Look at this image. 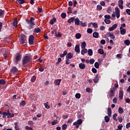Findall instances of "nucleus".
Here are the masks:
<instances>
[{"mask_svg": "<svg viewBox=\"0 0 130 130\" xmlns=\"http://www.w3.org/2000/svg\"><path fill=\"white\" fill-rule=\"evenodd\" d=\"M117 28V24H114L112 26L109 27V31H113L114 29H116Z\"/></svg>", "mask_w": 130, "mask_h": 130, "instance_id": "9b49d317", "label": "nucleus"}, {"mask_svg": "<svg viewBox=\"0 0 130 130\" xmlns=\"http://www.w3.org/2000/svg\"><path fill=\"white\" fill-rule=\"evenodd\" d=\"M120 34L121 35H124V34H125V33L126 32V30H125V29L124 28L120 29Z\"/></svg>", "mask_w": 130, "mask_h": 130, "instance_id": "a878e982", "label": "nucleus"}, {"mask_svg": "<svg viewBox=\"0 0 130 130\" xmlns=\"http://www.w3.org/2000/svg\"><path fill=\"white\" fill-rule=\"evenodd\" d=\"M115 10L116 11V18H117L118 19V18H119V17H120V10H119L118 7H116L115 8Z\"/></svg>", "mask_w": 130, "mask_h": 130, "instance_id": "39448f33", "label": "nucleus"}, {"mask_svg": "<svg viewBox=\"0 0 130 130\" xmlns=\"http://www.w3.org/2000/svg\"><path fill=\"white\" fill-rule=\"evenodd\" d=\"M93 37L94 38H98L99 37V33L97 32H94L92 35Z\"/></svg>", "mask_w": 130, "mask_h": 130, "instance_id": "5701e85b", "label": "nucleus"}, {"mask_svg": "<svg viewBox=\"0 0 130 130\" xmlns=\"http://www.w3.org/2000/svg\"><path fill=\"white\" fill-rule=\"evenodd\" d=\"M100 4L101 6H102V7H105V2L104 1H101Z\"/></svg>", "mask_w": 130, "mask_h": 130, "instance_id": "680f3d73", "label": "nucleus"}, {"mask_svg": "<svg viewBox=\"0 0 130 130\" xmlns=\"http://www.w3.org/2000/svg\"><path fill=\"white\" fill-rule=\"evenodd\" d=\"M129 127H130V122L127 123L126 125V128H129Z\"/></svg>", "mask_w": 130, "mask_h": 130, "instance_id": "774afa93", "label": "nucleus"}, {"mask_svg": "<svg viewBox=\"0 0 130 130\" xmlns=\"http://www.w3.org/2000/svg\"><path fill=\"white\" fill-rule=\"evenodd\" d=\"M81 37L82 35L80 33H77L75 35V38H76V39H80V38H81Z\"/></svg>", "mask_w": 130, "mask_h": 130, "instance_id": "bb28decb", "label": "nucleus"}, {"mask_svg": "<svg viewBox=\"0 0 130 130\" xmlns=\"http://www.w3.org/2000/svg\"><path fill=\"white\" fill-rule=\"evenodd\" d=\"M119 98L121 100H122V99H123V90L122 89L120 90V91H119Z\"/></svg>", "mask_w": 130, "mask_h": 130, "instance_id": "1a4fd4ad", "label": "nucleus"}, {"mask_svg": "<svg viewBox=\"0 0 130 130\" xmlns=\"http://www.w3.org/2000/svg\"><path fill=\"white\" fill-rule=\"evenodd\" d=\"M14 116H15V114L10 113V111H9V112H8V117H10L11 118H12V117H14Z\"/></svg>", "mask_w": 130, "mask_h": 130, "instance_id": "c9c22d12", "label": "nucleus"}, {"mask_svg": "<svg viewBox=\"0 0 130 130\" xmlns=\"http://www.w3.org/2000/svg\"><path fill=\"white\" fill-rule=\"evenodd\" d=\"M94 62H95V60L94 59V58L90 59L89 63L90 64H93Z\"/></svg>", "mask_w": 130, "mask_h": 130, "instance_id": "6e6d98bb", "label": "nucleus"}, {"mask_svg": "<svg viewBox=\"0 0 130 130\" xmlns=\"http://www.w3.org/2000/svg\"><path fill=\"white\" fill-rule=\"evenodd\" d=\"M75 51L77 53H80V45H76L75 47Z\"/></svg>", "mask_w": 130, "mask_h": 130, "instance_id": "4468645a", "label": "nucleus"}, {"mask_svg": "<svg viewBox=\"0 0 130 130\" xmlns=\"http://www.w3.org/2000/svg\"><path fill=\"white\" fill-rule=\"evenodd\" d=\"M123 1L122 0H119L118 1V7L121 10H123Z\"/></svg>", "mask_w": 130, "mask_h": 130, "instance_id": "6e6552de", "label": "nucleus"}, {"mask_svg": "<svg viewBox=\"0 0 130 130\" xmlns=\"http://www.w3.org/2000/svg\"><path fill=\"white\" fill-rule=\"evenodd\" d=\"M107 12L108 14H110V13L112 12V9H111V7H109L108 10H107Z\"/></svg>", "mask_w": 130, "mask_h": 130, "instance_id": "a18cd8bd", "label": "nucleus"}, {"mask_svg": "<svg viewBox=\"0 0 130 130\" xmlns=\"http://www.w3.org/2000/svg\"><path fill=\"white\" fill-rule=\"evenodd\" d=\"M14 125L15 130H20V128H19V126H18V122H15Z\"/></svg>", "mask_w": 130, "mask_h": 130, "instance_id": "4c0bfd02", "label": "nucleus"}, {"mask_svg": "<svg viewBox=\"0 0 130 130\" xmlns=\"http://www.w3.org/2000/svg\"><path fill=\"white\" fill-rule=\"evenodd\" d=\"M76 122L78 125H80V124H82V123H83V120H82L81 119H79Z\"/></svg>", "mask_w": 130, "mask_h": 130, "instance_id": "72a5a7b5", "label": "nucleus"}, {"mask_svg": "<svg viewBox=\"0 0 130 130\" xmlns=\"http://www.w3.org/2000/svg\"><path fill=\"white\" fill-rule=\"evenodd\" d=\"M47 103H48V102L47 103H44V105L45 108H46L47 109H49V108H50V106L49 105H48V104H47Z\"/></svg>", "mask_w": 130, "mask_h": 130, "instance_id": "2f4dec72", "label": "nucleus"}, {"mask_svg": "<svg viewBox=\"0 0 130 130\" xmlns=\"http://www.w3.org/2000/svg\"><path fill=\"white\" fill-rule=\"evenodd\" d=\"M106 35L110 37L111 39H115V36L113 34V32H109L106 34Z\"/></svg>", "mask_w": 130, "mask_h": 130, "instance_id": "423d86ee", "label": "nucleus"}, {"mask_svg": "<svg viewBox=\"0 0 130 130\" xmlns=\"http://www.w3.org/2000/svg\"><path fill=\"white\" fill-rule=\"evenodd\" d=\"M39 72H44V68L42 67V66H41V67H40L39 68Z\"/></svg>", "mask_w": 130, "mask_h": 130, "instance_id": "052dcab7", "label": "nucleus"}, {"mask_svg": "<svg viewBox=\"0 0 130 130\" xmlns=\"http://www.w3.org/2000/svg\"><path fill=\"white\" fill-rule=\"evenodd\" d=\"M67 127H68V125L66 124L62 125V129L66 130L67 129Z\"/></svg>", "mask_w": 130, "mask_h": 130, "instance_id": "09e8293b", "label": "nucleus"}, {"mask_svg": "<svg viewBox=\"0 0 130 130\" xmlns=\"http://www.w3.org/2000/svg\"><path fill=\"white\" fill-rule=\"evenodd\" d=\"M92 26L94 27V28H98V24H97L96 22H93Z\"/></svg>", "mask_w": 130, "mask_h": 130, "instance_id": "5fc2aeb1", "label": "nucleus"}, {"mask_svg": "<svg viewBox=\"0 0 130 130\" xmlns=\"http://www.w3.org/2000/svg\"><path fill=\"white\" fill-rule=\"evenodd\" d=\"M117 116V114L115 113L113 115V119H114V120H115V121H117V119L116 118Z\"/></svg>", "mask_w": 130, "mask_h": 130, "instance_id": "ea45409f", "label": "nucleus"}, {"mask_svg": "<svg viewBox=\"0 0 130 130\" xmlns=\"http://www.w3.org/2000/svg\"><path fill=\"white\" fill-rule=\"evenodd\" d=\"M79 68L81 70H85L86 68V65L84 63H80L79 64Z\"/></svg>", "mask_w": 130, "mask_h": 130, "instance_id": "f8f14e48", "label": "nucleus"}, {"mask_svg": "<svg viewBox=\"0 0 130 130\" xmlns=\"http://www.w3.org/2000/svg\"><path fill=\"white\" fill-rule=\"evenodd\" d=\"M118 111L119 113H120V114H122V113H123V112H124L123 109H122V108H121V107H119Z\"/></svg>", "mask_w": 130, "mask_h": 130, "instance_id": "b1692460", "label": "nucleus"}, {"mask_svg": "<svg viewBox=\"0 0 130 130\" xmlns=\"http://www.w3.org/2000/svg\"><path fill=\"white\" fill-rule=\"evenodd\" d=\"M75 98H77V99H80L81 98V94L76 93L75 94Z\"/></svg>", "mask_w": 130, "mask_h": 130, "instance_id": "de8ad7c7", "label": "nucleus"}, {"mask_svg": "<svg viewBox=\"0 0 130 130\" xmlns=\"http://www.w3.org/2000/svg\"><path fill=\"white\" fill-rule=\"evenodd\" d=\"M115 90H116V89L115 88V87H113L112 88H110V92L114 93V92H115Z\"/></svg>", "mask_w": 130, "mask_h": 130, "instance_id": "864d4df0", "label": "nucleus"}, {"mask_svg": "<svg viewBox=\"0 0 130 130\" xmlns=\"http://www.w3.org/2000/svg\"><path fill=\"white\" fill-rule=\"evenodd\" d=\"M36 80V76H32L31 78V81L33 82H35V80Z\"/></svg>", "mask_w": 130, "mask_h": 130, "instance_id": "0e129e2a", "label": "nucleus"}, {"mask_svg": "<svg viewBox=\"0 0 130 130\" xmlns=\"http://www.w3.org/2000/svg\"><path fill=\"white\" fill-rule=\"evenodd\" d=\"M110 120V118L108 117V116H105V121L106 122H109V121Z\"/></svg>", "mask_w": 130, "mask_h": 130, "instance_id": "7c9ffc66", "label": "nucleus"}, {"mask_svg": "<svg viewBox=\"0 0 130 130\" xmlns=\"http://www.w3.org/2000/svg\"><path fill=\"white\" fill-rule=\"evenodd\" d=\"M87 32L88 34H92V33H93V29H92V28H88L87 29Z\"/></svg>", "mask_w": 130, "mask_h": 130, "instance_id": "e433bc0d", "label": "nucleus"}, {"mask_svg": "<svg viewBox=\"0 0 130 130\" xmlns=\"http://www.w3.org/2000/svg\"><path fill=\"white\" fill-rule=\"evenodd\" d=\"M40 32H41V29L39 27L34 28L33 31L34 33H39Z\"/></svg>", "mask_w": 130, "mask_h": 130, "instance_id": "a211bd4d", "label": "nucleus"}, {"mask_svg": "<svg viewBox=\"0 0 130 130\" xmlns=\"http://www.w3.org/2000/svg\"><path fill=\"white\" fill-rule=\"evenodd\" d=\"M86 46H87V44H86V42H83L81 44V48L82 49H84V48H86Z\"/></svg>", "mask_w": 130, "mask_h": 130, "instance_id": "c85d7f7f", "label": "nucleus"}, {"mask_svg": "<svg viewBox=\"0 0 130 130\" xmlns=\"http://www.w3.org/2000/svg\"><path fill=\"white\" fill-rule=\"evenodd\" d=\"M104 22L105 23H106V24H110V23H111V21H110V20L109 19H105L104 20Z\"/></svg>", "mask_w": 130, "mask_h": 130, "instance_id": "8fccbe9b", "label": "nucleus"}, {"mask_svg": "<svg viewBox=\"0 0 130 130\" xmlns=\"http://www.w3.org/2000/svg\"><path fill=\"white\" fill-rule=\"evenodd\" d=\"M18 72V69L16 67H13L11 70V74H16Z\"/></svg>", "mask_w": 130, "mask_h": 130, "instance_id": "9d476101", "label": "nucleus"}, {"mask_svg": "<svg viewBox=\"0 0 130 130\" xmlns=\"http://www.w3.org/2000/svg\"><path fill=\"white\" fill-rule=\"evenodd\" d=\"M73 125H75L76 126V128H79V125H78V124H77V122H74Z\"/></svg>", "mask_w": 130, "mask_h": 130, "instance_id": "e2e57ef3", "label": "nucleus"}, {"mask_svg": "<svg viewBox=\"0 0 130 130\" xmlns=\"http://www.w3.org/2000/svg\"><path fill=\"white\" fill-rule=\"evenodd\" d=\"M104 18H105L106 20H109L111 18V16L109 15H106L104 16Z\"/></svg>", "mask_w": 130, "mask_h": 130, "instance_id": "37998d69", "label": "nucleus"}, {"mask_svg": "<svg viewBox=\"0 0 130 130\" xmlns=\"http://www.w3.org/2000/svg\"><path fill=\"white\" fill-rule=\"evenodd\" d=\"M87 52H88V50H87V49H86V48L83 49L81 50L82 55H85V53H87Z\"/></svg>", "mask_w": 130, "mask_h": 130, "instance_id": "412c9836", "label": "nucleus"}, {"mask_svg": "<svg viewBox=\"0 0 130 130\" xmlns=\"http://www.w3.org/2000/svg\"><path fill=\"white\" fill-rule=\"evenodd\" d=\"M74 56V55L72 54V52L68 53L66 55V58L68 59H71Z\"/></svg>", "mask_w": 130, "mask_h": 130, "instance_id": "ddd939ff", "label": "nucleus"}, {"mask_svg": "<svg viewBox=\"0 0 130 130\" xmlns=\"http://www.w3.org/2000/svg\"><path fill=\"white\" fill-rule=\"evenodd\" d=\"M14 27H17L18 26V22L16 20H14L13 22Z\"/></svg>", "mask_w": 130, "mask_h": 130, "instance_id": "49530a36", "label": "nucleus"}, {"mask_svg": "<svg viewBox=\"0 0 130 130\" xmlns=\"http://www.w3.org/2000/svg\"><path fill=\"white\" fill-rule=\"evenodd\" d=\"M60 82H61V79H57L54 81V84L56 85H59L60 84Z\"/></svg>", "mask_w": 130, "mask_h": 130, "instance_id": "6ab92c4d", "label": "nucleus"}, {"mask_svg": "<svg viewBox=\"0 0 130 130\" xmlns=\"http://www.w3.org/2000/svg\"><path fill=\"white\" fill-rule=\"evenodd\" d=\"M35 21V18L34 17H31L29 19V20L26 19V22L28 24V30H31V29H33L34 28V26H35L36 25L35 24V22H34Z\"/></svg>", "mask_w": 130, "mask_h": 130, "instance_id": "f257e3e1", "label": "nucleus"}, {"mask_svg": "<svg viewBox=\"0 0 130 130\" xmlns=\"http://www.w3.org/2000/svg\"><path fill=\"white\" fill-rule=\"evenodd\" d=\"M57 123V120H54V121L51 122V124L52 125H55Z\"/></svg>", "mask_w": 130, "mask_h": 130, "instance_id": "4d7b16f0", "label": "nucleus"}, {"mask_svg": "<svg viewBox=\"0 0 130 130\" xmlns=\"http://www.w3.org/2000/svg\"><path fill=\"white\" fill-rule=\"evenodd\" d=\"M91 71L93 74H96V73H97V70L95 68H92Z\"/></svg>", "mask_w": 130, "mask_h": 130, "instance_id": "69168bd1", "label": "nucleus"}, {"mask_svg": "<svg viewBox=\"0 0 130 130\" xmlns=\"http://www.w3.org/2000/svg\"><path fill=\"white\" fill-rule=\"evenodd\" d=\"M117 127H118V129L121 130L122 129V127H123V126L122 124H119Z\"/></svg>", "mask_w": 130, "mask_h": 130, "instance_id": "13d9d810", "label": "nucleus"}, {"mask_svg": "<svg viewBox=\"0 0 130 130\" xmlns=\"http://www.w3.org/2000/svg\"><path fill=\"white\" fill-rule=\"evenodd\" d=\"M108 115L109 117H110L111 116V114L112 113V111L111 110V108H108Z\"/></svg>", "mask_w": 130, "mask_h": 130, "instance_id": "2eb2a0df", "label": "nucleus"}, {"mask_svg": "<svg viewBox=\"0 0 130 130\" xmlns=\"http://www.w3.org/2000/svg\"><path fill=\"white\" fill-rule=\"evenodd\" d=\"M54 22H56V18L55 17H53L50 20V24L51 25H53V24H54Z\"/></svg>", "mask_w": 130, "mask_h": 130, "instance_id": "f3484780", "label": "nucleus"}, {"mask_svg": "<svg viewBox=\"0 0 130 130\" xmlns=\"http://www.w3.org/2000/svg\"><path fill=\"white\" fill-rule=\"evenodd\" d=\"M125 12L130 16V9H126Z\"/></svg>", "mask_w": 130, "mask_h": 130, "instance_id": "338daca9", "label": "nucleus"}, {"mask_svg": "<svg viewBox=\"0 0 130 130\" xmlns=\"http://www.w3.org/2000/svg\"><path fill=\"white\" fill-rule=\"evenodd\" d=\"M19 41L21 44H24V43H26V39L24 37L21 36L19 39Z\"/></svg>", "mask_w": 130, "mask_h": 130, "instance_id": "0eeeda50", "label": "nucleus"}, {"mask_svg": "<svg viewBox=\"0 0 130 130\" xmlns=\"http://www.w3.org/2000/svg\"><path fill=\"white\" fill-rule=\"evenodd\" d=\"M96 10H98V11H101V10H102V6H101V5H98L96 6Z\"/></svg>", "mask_w": 130, "mask_h": 130, "instance_id": "3c124183", "label": "nucleus"}, {"mask_svg": "<svg viewBox=\"0 0 130 130\" xmlns=\"http://www.w3.org/2000/svg\"><path fill=\"white\" fill-rule=\"evenodd\" d=\"M94 68H95V69H99V63H98V62H95Z\"/></svg>", "mask_w": 130, "mask_h": 130, "instance_id": "603ef678", "label": "nucleus"}, {"mask_svg": "<svg viewBox=\"0 0 130 130\" xmlns=\"http://www.w3.org/2000/svg\"><path fill=\"white\" fill-rule=\"evenodd\" d=\"M25 105H26V102H25V101H22L20 103V105L21 106H25Z\"/></svg>", "mask_w": 130, "mask_h": 130, "instance_id": "c03bdc74", "label": "nucleus"}, {"mask_svg": "<svg viewBox=\"0 0 130 130\" xmlns=\"http://www.w3.org/2000/svg\"><path fill=\"white\" fill-rule=\"evenodd\" d=\"M98 53L100 54H104V51L103 50V49H99L98 50Z\"/></svg>", "mask_w": 130, "mask_h": 130, "instance_id": "473e14b6", "label": "nucleus"}, {"mask_svg": "<svg viewBox=\"0 0 130 130\" xmlns=\"http://www.w3.org/2000/svg\"><path fill=\"white\" fill-rule=\"evenodd\" d=\"M99 75L97 74L95 76V78L93 79V82L94 83H97L99 81Z\"/></svg>", "mask_w": 130, "mask_h": 130, "instance_id": "aec40b11", "label": "nucleus"}, {"mask_svg": "<svg viewBox=\"0 0 130 130\" xmlns=\"http://www.w3.org/2000/svg\"><path fill=\"white\" fill-rule=\"evenodd\" d=\"M75 17H71L70 19H69L68 20V22L69 23V24H71V23H73L74 22V21H75Z\"/></svg>", "mask_w": 130, "mask_h": 130, "instance_id": "393cba45", "label": "nucleus"}, {"mask_svg": "<svg viewBox=\"0 0 130 130\" xmlns=\"http://www.w3.org/2000/svg\"><path fill=\"white\" fill-rule=\"evenodd\" d=\"M124 44L127 46H128L130 45V41L129 40H126L124 41Z\"/></svg>", "mask_w": 130, "mask_h": 130, "instance_id": "c756f323", "label": "nucleus"}, {"mask_svg": "<svg viewBox=\"0 0 130 130\" xmlns=\"http://www.w3.org/2000/svg\"><path fill=\"white\" fill-rule=\"evenodd\" d=\"M68 12H67L68 14H72L73 13V10H72V7H70L68 9Z\"/></svg>", "mask_w": 130, "mask_h": 130, "instance_id": "79ce46f5", "label": "nucleus"}, {"mask_svg": "<svg viewBox=\"0 0 130 130\" xmlns=\"http://www.w3.org/2000/svg\"><path fill=\"white\" fill-rule=\"evenodd\" d=\"M88 54L89 56H92V55H93V50L91 49H89L88 50Z\"/></svg>", "mask_w": 130, "mask_h": 130, "instance_id": "cd10ccee", "label": "nucleus"}, {"mask_svg": "<svg viewBox=\"0 0 130 130\" xmlns=\"http://www.w3.org/2000/svg\"><path fill=\"white\" fill-rule=\"evenodd\" d=\"M16 3L18 4V5H23V4H25L24 0H16Z\"/></svg>", "mask_w": 130, "mask_h": 130, "instance_id": "4be33fe9", "label": "nucleus"}, {"mask_svg": "<svg viewBox=\"0 0 130 130\" xmlns=\"http://www.w3.org/2000/svg\"><path fill=\"white\" fill-rule=\"evenodd\" d=\"M6 84V81L4 79H0V85H5Z\"/></svg>", "mask_w": 130, "mask_h": 130, "instance_id": "a19ab883", "label": "nucleus"}, {"mask_svg": "<svg viewBox=\"0 0 130 130\" xmlns=\"http://www.w3.org/2000/svg\"><path fill=\"white\" fill-rule=\"evenodd\" d=\"M9 110H8L7 112H3L2 114V115H6V116L9 115Z\"/></svg>", "mask_w": 130, "mask_h": 130, "instance_id": "bf43d9fd", "label": "nucleus"}, {"mask_svg": "<svg viewBox=\"0 0 130 130\" xmlns=\"http://www.w3.org/2000/svg\"><path fill=\"white\" fill-rule=\"evenodd\" d=\"M74 21H75V25H77V26H78V25H80V19H79L78 18H75L74 19Z\"/></svg>", "mask_w": 130, "mask_h": 130, "instance_id": "dca6fc26", "label": "nucleus"}, {"mask_svg": "<svg viewBox=\"0 0 130 130\" xmlns=\"http://www.w3.org/2000/svg\"><path fill=\"white\" fill-rule=\"evenodd\" d=\"M35 38V37L33 35H30L28 38V42L29 44L31 45H33L34 43V39Z\"/></svg>", "mask_w": 130, "mask_h": 130, "instance_id": "7ed1b4c3", "label": "nucleus"}, {"mask_svg": "<svg viewBox=\"0 0 130 130\" xmlns=\"http://www.w3.org/2000/svg\"><path fill=\"white\" fill-rule=\"evenodd\" d=\"M30 60H31V56L27 55L24 56L22 58V64L25 65L28 63L30 62Z\"/></svg>", "mask_w": 130, "mask_h": 130, "instance_id": "f03ea898", "label": "nucleus"}, {"mask_svg": "<svg viewBox=\"0 0 130 130\" xmlns=\"http://www.w3.org/2000/svg\"><path fill=\"white\" fill-rule=\"evenodd\" d=\"M61 18H62V19H66V18H67V13H61Z\"/></svg>", "mask_w": 130, "mask_h": 130, "instance_id": "f704fd0d", "label": "nucleus"}, {"mask_svg": "<svg viewBox=\"0 0 130 130\" xmlns=\"http://www.w3.org/2000/svg\"><path fill=\"white\" fill-rule=\"evenodd\" d=\"M22 59V55L19 54L15 57V62L18 63V61H21Z\"/></svg>", "mask_w": 130, "mask_h": 130, "instance_id": "20e7f679", "label": "nucleus"}, {"mask_svg": "<svg viewBox=\"0 0 130 130\" xmlns=\"http://www.w3.org/2000/svg\"><path fill=\"white\" fill-rule=\"evenodd\" d=\"M5 16V11L1 10L0 11V17H4Z\"/></svg>", "mask_w": 130, "mask_h": 130, "instance_id": "58836bf2", "label": "nucleus"}]
</instances>
